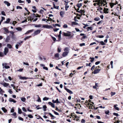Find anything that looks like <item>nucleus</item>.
Wrapping results in <instances>:
<instances>
[{
  "instance_id": "obj_17",
  "label": "nucleus",
  "mask_w": 123,
  "mask_h": 123,
  "mask_svg": "<svg viewBox=\"0 0 123 123\" xmlns=\"http://www.w3.org/2000/svg\"><path fill=\"white\" fill-rule=\"evenodd\" d=\"M1 84L4 87H7L9 85V84L8 83H1Z\"/></svg>"
},
{
  "instance_id": "obj_4",
  "label": "nucleus",
  "mask_w": 123,
  "mask_h": 123,
  "mask_svg": "<svg viewBox=\"0 0 123 123\" xmlns=\"http://www.w3.org/2000/svg\"><path fill=\"white\" fill-rule=\"evenodd\" d=\"M7 63H3L2 64L3 68H4L6 69H8L10 68V67L8 66H7Z\"/></svg>"
},
{
  "instance_id": "obj_13",
  "label": "nucleus",
  "mask_w": 123,
  "mask_h": 123,
  "mask_svg": "<svg viewBox=\"0 0 123 123\" xmlns=\"http://www.w3.org/2000/svg\"><path fill=\"white\" fill-rule=\"evenodd\" d=\"M96 2H97V3H94L93 4V5L94 6H98V7H100L99 6L100 5V3H99L98 0H96L95 1Z\"/></svg>"
},
{
  "instance_id": "obj_18",
  "label": "nucleus",
  "mask_w": 123,
  "mask_h": 123,
  "mask_svg": "<svg viewBox=\"0 0 123 123\" xmlns=\"http://www.w3.org/2000/svg\"><path fill=\"white\" fill-rule=\"evenodd\" d=\"M4 3L6 5L8 6H9L10 5V4L8 1H5L4 2Z\"/></svg>"
},
{
  "instance_id": "obj_30",
  "label": "nucleus",
  "mask_w": 123,
  "mask_h": 123,
  "mask_svg": "<svg viewBox=\"0 0 123 123\" xmlns=\"http://www.w3.org/2000/svg\"><path fill=\"white\" fill-rule=\"evenodd\" d=\"M21 100L23 102H24L26 100V99L25 98L22 97L21 98Z\"/></svg>"
},
{
  "instance_id": "obj_50",
  "label": "nucleus",
  "mask_w": 123,
  "mask_h": 123,
  "mask_svg": "<svg viewBox=\"0 0 123 123\" xmlns=\"http://www.w3.org/2000/svg\"><path fill=\"white\" fill-rule=\"evenodd\" d=\"M28 117L30 118H33V116L31 115H28Z\"/></svg>"
},
{
  "instance_id": "obj_34",
  "label": "nucleus",
  "mask_w": 123,
  "mask_h": 123,
  "mask_svg": "<svg viewBox=\"0 0 123 123\" xmlns=\"http://www.w3.org/2000/svg\"><path fill=\"white\" fill-rule=\"evenodd\" d=\"M59 54L57 53L55 55V56L56 58H59Z\"/></svg>"
},
{
  "instance_id": "obj_8",
  "label": "nucleus",
  "mask_w": 123,
  "mask_h": 123,
  "mask_svg": "<svg viewBox=\"0 0 123 123\" xmlns=\"http://www.w3.org/2000/svg\"><path fill=\"white\" fill-rule=\"evenodd\" d=\"M8 52V49L6 47H5L4 49V54L6 55L7 54V53Z\"/></svg>"
},
{
  "instance_id": "obj_5",
  "label": "nucleus",
  "mask_w": 123,
  "mask_h": 123,
  "mask_svg": "<svg viewBox=\"0 0 123 123\" xmlns=\"http://www.w3.org/2000/svg\"><path fill=\"white\" fill-rule=\"evenodd\" d=\"M97 10L98 11H99L100 13H104V9L101 7H98V8L97 9Z\"/></svg>"
},
{
  "instance_id": "obj_29",
  "label": "nucleus",
  "mask_w": 123,
  "mask_h": 123,
  "mask_svg": "<svg viewBox=\"0 0 123 123\" xmlns=\"http://www.w3.org/2000/svg\"><path fill=\"white\" fill-rule=\"evenodd\" d=\"M77 6L79 8H80L81 6H82V4L80 3H79L78 4H77Z\"/></svg>"
},
{
  "instance_id": "obj_7",
  "label": "nucleus",
  "mask_w": 123,
  "mask_h": 123,
  "mask_svg": "<svg viewBox=\"0 0 123 123\" xmlns=\"http://www.w3.org/2000/svg\"><path fill=\"white\" fill-rule=\"evenodd\" d=\"M97 68V67L96 68V69H95L93 72V73L94 74H96L98 73L99 71L100 70V69H96Z\"/></svg>"
},
{
  "instance_id": "obj_63",
  "label": "nucleus",
  "mask_w": 123,
  "mask_h": 123,
  "mask_svg": "<svg viewBox=\"0 0 123 123\" xmlns=\"http://www.w3.org/2000/svg\"><path fill=\"white\" fill-rule=\"evenodd\" d=\"M92 30V27H87V30Z\"/></svg>"
},
{
  "instance_id": "obj_19",
  "label": "nucleus",
  "mask_w": 123,
  "mask_h": 123,
  "mask_svg": "<svg viewBox=\"0 0 123 123\" xmlns=\"http://www.w3.org/2000/svg\"><path fill=\"white\" fill-rule=\"evenodd\" d=\"M9 101L11 102H13L14 103H15L16 101L14 100L12 98H10L9 99Z\"/></svg>"
},
{
  "instance_id": "obj_33",
  "label": "nucleus",
  "mask_w": 123,
  "mask_h": 123,
  "mask_svg": "<svg viewBox=\"0 0 123 123\" xmlns=\"http://www.w3.org/2000/svg\"><path fill=\"white\" fill-rule=\"evenodd\" d=\"M100 19V18L99 17H96L94 19V20L96 21H98Z\"/></svg>"
},
{
  "instance_id": "obj_58",
  "label": "nucleus",
  "mask_w": 123,
  "mask_h": 123,
  "mask_svg": "<svg viewBox=\"0 0 123 123\" xmlns=\"http://www.w3.org/2000/svg\"><path fill=\"white\" fill-rule=\"evenodd\" d=\"M12 115L13 116H15V118H16V112H14V113L12 114Z\"/></svg>"
},
{
  "instance_id": "obj_46",
  "label": "nucleus",
  "mask_w": 123,
  "mask_h": 123,
  "mask_svg": "<svg viewBox=\"0 0 123 123\" xmlns=\"http://www.w3.org/2000/svg\"><path fill=\"white\" fill-rule=\"evenodd\" d=\"M103 22V21L102 20H101L100 21H99L97 23V24L98 25H99L100 24L102 23Z\"/></svg>"
},
{
  "instance_id": "obj_35",
  "label": "nucleus",
  "mask_w": 123,
  "mask_h": 123,
  "mask_svg": "<svg viewBox=\"0 0 123 123\" xmlns=\"http://www.w3.org/2000/svg\"><path fill=\"white\" fill-rule=\"evenodd\" d=\"M9 40V38L8 36L7 37L5 40V42H8Z\"/></svg>"
},
{
  "instance_id": "obj_54",
  "label": "nucleus",
  "mask_w": 123,
  "mask_h": 123,
  "mask_svg": "<svg viewBox=\"0 0 123 123\" xmlns=\"http://www.w3.org/2000/svg\"><path fill=\"white\" fill-rule=\"evenodd\" d=\"M18 119L20 120L23 121V119L22 117H18Z\"/></svg>"
},
{
  "instance_id": "obj_10",
  "label": "nucleus",
  "mask_w": 123,
  "mask_h": 123,
  "mask_svg": "<svg viewBox=\"0 0 123 123\" xmlns=\"http://www.w3.org/2000/svg\"><path fill=\"white\" fill-rule=\"evenodd\" d=\"M109 9L107 8H104V13H108Z\"/></svg>"
},
{
  "instance_id": "obj_47",
  "label": "nucleus",
  "mask_w": 123,
  "mask_h": 123,
  "mask_svg": "<svg viewBox=\"0 0 123 123\" xmlns=\"http://www.w3.org/2000/svg\"><path fill=\"white\" fill-rule=\"evenodd\" d=\"M113 114L114 115L116 116H119L118 113H113Z\"/></svg>"
},
{
  "instance_id": "obj_45",
  "label": "nucleus",
  "mask_w": 123,
  "mask_h": 123,
  "mask_svg": "<svg viewBox=\"0 0 123 123\" xmlns=\"http://www.w3.org/2000/svg\"><path fill=\"white\" fill-rule=\"evenodd\" d=\"M18 113L19 114H21L22 113V111L21 109H20L19 108H18Z\"/></svg>"
},
{
  "instance_id": "obj_41",
  "label": "nucleus",
  "mask_w": 123,
  "mask_h": 123,
  "mask_svg": "<svg viewBox=\"0 0 123 123\" xmlns=\"http://www.w3.org/2000/svg\"><path fill=\"white\" fill-rule=\"evenodd\" d=\"M52 111L54 112V113L55 115H59V114L57 112L55 111H54L53 110Z\"/></svg>"
},
{
  "instance_id": "obj_23",
  "label": "nucleus",
  "mask_w": 123,
  "mask_h": 123,
  "mask_svg": "<svg viewBox=\"0 0 123 123\" xmlns=\"http://www.w3.org/2000/svg\"><path fill=\"white\" fill-rule=\"evenodd\" d=\"M20 45V43H18L17 44L15 45V47L16 49H17L18 48L19 45Z\"/></svg>"
},
{
  "instance_id": "obj_53",
  "label": "nucleus",
  "mask_w": 123,
  "mask_h": 123,
  "mask_svg": "<svg viewBox=\"0 0 123 123\" xmlns=\"http://www.w3.org/2000/svg\"><path fill=\"white\" fill-rule=\"evenodd\" d=\"M85 45V43H80V46H84Z\"/></svg>"
},
{
  "instance_id": "obj_20",
  "label": "nucleus",
  "mask_w": 123,
  "mask_h": 123,
  "mask_svg": "<svg viewBox=\"0 0 123 123\" xmlns=\"http://www.w3.org/2000/svg\"><path fill=\"white\" fill-rule=\"evenodd\" d=\"M3 29L7 33H9V31L6 28L4 27L3 28Z\"/></svg>"
},
{
  "instance_id": "obj_52",
  "label": "nucleus",
  "mask_w": 123,
  "mask_h": 123,
  "mask_svg": "<svg viewBox=\"0 0 123 123\" xmlns=\"http://www.w3.org/2000/svg\"><path fill=\"white\" fill-rule=\"evenodd\" d=\"M41 25L40 24H39L38 25H36L35 26V27H40L41 26Z\"/></svg>"
},
{
  "instance_id": "obj_28",
  "label": "nucleus",
  "mask_w": 123,
  "mask_h": 123,
  "mask_svg": "<svg viewBox=\"0 0 123 123\" xmlns=\"http://www.w3.org/2000/svg\"><path fill=\"white\" fill-rule=\"evenodd\" d=\"M64 50L66 52H69V49L68 48L66 47L64 49Z\"/></svg>"
},
{
  "instance_id": "obj_26",
  "label": "nucleus",
  "mask_w": 123,
  "mask_h": 123,
  "mask_svg": "<svg viewBox=\"0 0 123 123\" xmlns=\"http://www.w3.org/2000/svg\"><path fill=\"white\" fill-rule=\"evenodd\" d=\"M2 109L4 112H6L7 111V110L5 107H2Z\"/></svg>"
},
{
  "instance_id": "obj_59",
  "label": "nucleus",
  "mask_w": 123,
  "mask_h": 123,
  "mask_svg": "<svg viewBox=\"0 0 123 123\" xmlns=\"http://www.w3.org/2000/svg\"><path fill=\"white\" fill-rule=\"evenodd\" d=\"M43 69H45L47 70H48V68L46 67H43Z\"/></svg>"
},
{
  "instance_id": "obj_51",
  "label": "nucleus",
  "mask_w": 123,
  "mask_h": 123,
  "mask_svg": "<svg viewBox=\"0 0 123 123\" xmlns=\"http://www.w3.org/2000/svg\"><path fill=\"white\" fill-rule=\"evenodd\" d=\"M57 51L58 52H60L61 51V49L59 47L58 48Z\"/></svg>"
},
{
  "instance_id": "obj_15",
  "label": "nucleus",
  "mask_w": 123,
  "mask_h": 123,
  "mask_svg": "<svg viewBox=\"0 0 123 123\" xmlns=\"http://www.w3.org/2000/svg\"><path fill=\"white\" fill-rule=\"evenodd\" d=\"M48 104L49 105H51L52 107L55 108V105L53 103L51 102H48Z\"/></svg>"
},
{
  "instance_id": "obj_56",
  "label": "nucleus",
  "mask_w": 123,
  "mask_h": 123,
  "mask_svg": "<svg viewBox=\"0 0 123 123\" xmlns=\"http://www.w3.org/2000/svg\"><path fill=\"white\" fill-rule=\"evenodd\" d=\"M98 37L99 38H102L104 37V36L103 35H98Z\"/></svg>"
},
{
  "instance_id": "obj_40",
  "label": "nucleus",
  "mask_w": 123,
  "mask_h": 123,
  "mask_svg": "<svg viewBox=\"0 0 123 123\" xmlns=\"http://www.w3.org/2000/svg\"><path fill=\"white\" fill-rule=\"evenodd\" d=\"M43 108L44 109L43 110L44 111H46V109L47 108V107L46 105H43Z\"/></svg>"
},
{
  "instance_id": "obj_16",
  "label": "nucleus",
  "mask_w": 123,
  "mask_h": 123,
  "mask_svg": "<svg viewBox=\"0 0 123 123\" xmlns=\"http://www.w3.org/2000/svg\"><path fill=\"white\" fill-rule=\"evenodd\" d=\"M109 4L110 5V6L111 7V8H112V7L114 5H116V4L114 3H111L110 2L109 3Z\"/></svg>"
},
{
  "instance_id": "obj_24",
  "label": "nucleus",
  "mask_w": 123,
  "mask_h": 123,
  "mask_svg": "<svg viewBox=\"0 0 123 123\" xmlns=\"http://www.w3.org/2000/svg\"><path fill=\"white\" fill-rule=\"evenodd\" d=\"M33 31V30H29L28 31H27V32L25 33V34H27L29 33H30L32 32Z\"/></svg>"
},
{
  "instance_id": "obj_1",
  "label": "nucleus",
  "mask_w": 123,
  "mask_h": 123,
  "mask_svg": "<svg viewBox=\"0 0 123 123\" xmlns=\"http://www.w3.org/2000/svg\"><path fill=\"white\" fill-rule=\"evenodd\" d=\"M86 104H87V106L88 107L89 109H92V101L90 100H89L88 101L86 102Z\"/></svg>"
},
{
  "instance_id": "obj_25",
  "label": "nucleus",
  "mask_w": 123,
  "mask_h": 123,
  "mask_svg": "<svg viewBox=\"0 0 123 123\" xmlns=\"http://www.w3.org/2000/svg\"><path fill=\"white\" fill-rule=\"evenodd\" d=\"M53 5L54 8H55L56 9H59V6H56L55 3H53Z\"/></svg>"
},
{
  "instance_id": "obj_12",
  "label": "nucleus",
  "mask_w": 123,
  "mask_h": 123,
  "mask_svg": "<svg viewBox=\"0 0 123 123\" xmlns=\"http://www.w3.org/2000/svg\"><path fill=\"white\" fill-rule=\"evenodd\" d=\"M65 89L70 94H72L73 93V92L70 90L66 88H65Z\"/></svg>"
},
{
  "instance_id": "obj_57",
  "label": "nucleus",
  "mask_w": 123,
  "mask_h": 123,
  "mask_svg": "<svg viewBox=\"0 0 123 123\" xmlns=\"http://www.w3.org/2000/svg\"><path fill=\"white\" fill-rule=\"evenodd\" d=\"M4 55L3 53H0V56L1 57H3L4 56Z\"/></svg>"
},
{
  "instance_id": "obj_48",
  "label": "nucleus",
  "mask_w": 123,
  "mask_h": 123,
  "mask_svg": "<svg viewBox=\"0 0 123 123\" xmlns=\"http://www.w3.org/2000/svg\"><path fill=\"white\" fill-rule=\"evenodd\" d=\"M16 8L17 9H22V7L20 6H17L16 7Z\"/></svg>"
},
{
  "instance_id": "obj_61",
  "label": "nucleus",
  "mask_w": 123,
  "mask_h": 123,
  "mask_svg": "<svg viewBox=\"0 0 123 123\" xmlns=\"http://www.w3.org/2000/svg\"><path fill=\"white\" fill-rule=\"evenodd\" d=\"M56 102V103H60V102L59 101L58 99V98H57L56 100H55V101Z\"/></svg>"
},
{
  "instance_id": "obj_32",
  "label": "nucleus",
  "mask_w": 123,
  "mask_h": 123,
  "mask_svg": "<svg viewBox=\"0 0 123 123\" xmlns=\"http://www.w3.org/2000/svg\"><path fill=\"white\" fill-rule=\"evenodd\" d=\"M10 19L9 18H8L6 21L4 22V23H8L10 21Z\"/></svg>"
},
{
  "instance_id": "obj_42",
  "label": "nucleus",
  "mask_w": 123,
  "mask_h": 123,
  "mask_svg": "<svg viewBox=\"0 0 123 123\" xmlns=\"http://www.w3.org/2000/svg\"><path fill=\"white\" fill-rule=\"evenodd\" d=\"M100 43L102 45H104L105 44V43L103 41H101L100 42Z\"/></svg>"
},
{
  "instance_id": "obj_2",
  "label": "nucleus",
  "mask_w": 123,
  "mask_h": 123,
  "mask_svg": "<svg viewBox=\"0 0 123 123\" xmlns=\"http://www.w3.org/2000/svg\"><path fill=\"white\" fill-rule=\"evenodd\" d=\"M98 1L100 3L99 6H102L103 3H105L106 4H107V3L105 0H98Z\"/></svg>"
},
{
  "instance_id": "obj_14",
  "label": "nucleus",
  "mask_w": 123,
  "mask_h": 123,
  "mask_svg": "<svg viewBox=\"0 0 123 123\" xmlns=\"http://www.w3.org/2000/svg\"><path fill=\"white\" fill-rule=\"evenodd\" d=\"M69 52H64L62 55V56L64 57H65L66 56V55H67L68 54V53H69Z\"/></svg>"
},
{
  "instance_id": "obj_27",
  "label": "nucleus",
  "mask_w": 123,
  "mask_h": 123,
  "mask_svg": "<svg viewBox=\"0 0 123 123\" xmlns=\"http://www.w3.org/2000/svg\"><path fill=\"white\" fill-rule=\"evenodd\" d=\"M7 47L9 49H11L12 47L11 45L9 44H7Z\"/></svg>"
},
{
  "instance_id": "obj_37",
  "label": "nucleus",
  "mask_w": 123,
  "mask_h": 123,
  "mask_svg": "<svg viewBox=\"0 0 123 123\" xmlns=\"http://www.w3.org/2000/svg\"><path fill=\"white\" fill-rule=\"evenodd\" d=\"M17 30L18 31H21L22 30V29L21 27H18L16 28Z\"/></svg>"
},
{
  "instance_id": "obj_43",
  "label": "nucleus",
  "mask_w": 123,
  "mask_h": 123,
  "mask_svg": "<svg viewBox=\"0 0 123 123\" xmlns=\"http://www.w3.org/2000/svg\"><path fill=\"white\" fill-rule=\"evenodd\" d=\"M105 113L106 114L108 115L109 113V110L107 111H105Z\"/></svg>"
},
{
  "instance_id": "obj_64",
  "label": "nucleus",
  "mask_w": 123,
  "mask_h": 123,
  "mask_svg": "<svg viewBox=\"0 0 123 123\" xmlns=\"http://www.w3.org/2000/svg\"><path fill=\"white\" fill-rule=\"evenodd\" d=\"M69 6H65V10L66 11H67L69 7Z\"/></svg>"
},
{
  "instance_id": "obj_38",
  "label": "nucleus",
  "mask_w": 123,
  "mask_h": 123,
  "mask_svg": "<svg viewBox=\"0 0 123 123\" xmlns=\"http://www.w3.org/2000/svg\"><path fill=\"white\" fill-rule=\"evenodd\" d=\"M77 12L81 13H83L85 12V11H84V10H80L79 11H77Z\"/></svg>"
},
{
  "instance_id": "obj_11",
  "label": "nucleus",
  "mask_w": 123,
  "mask_h": 123,
  "mask_svg": "<svg viewBox=\"0 0 123 123\" xmlns=\"http://www.w3.org/2000/svg\"><path fill=\"white\" fill-rule=\"evenodd\" d=\"M52 27L51 26H49L48 25H43V27L44 28H47L49 29L50 28Z\"/></svg>"
},
{
  "instance_id": "obj_62",
  "label": "nucleus",
  "mask_w": 123,
  "mask_h": 123,
  "mask_svg": "<svg viewBox=\"0 0 123 123\" xmlns=\"http://www.w3.org/2000/svg\"><path fill=\"white\" fill-rule=\"evenodd\" d=\"M113 62L112 61H111V62H110V64L111 66V68H113V66H112V65H113Z\"/></svg>"
},
{
  "instance_id": "obj_36",
  "label": "nucleus",
  "mask_w": 123,
  "mask_h": 123,
  "mask_svg": "<svg viewBox=\"0 0 123 123\" xmlns=\"http://www.w3.org/2000/svg\"><path fill=\"white\" fill-rule=\"evenodd\" d=\"M110 94H111V96H113L115 95L116 94V92H111V93Z\"/></svg>"
},
{
  "instance_id": "obj_22",
  "label": "nucleus",
  "mask_w": 123,
  "mask_h": 123,
  "mask_svg": "<svg viewBox=\"0 0 123 123\" xmlns=\"http://www.w3.org/2000/svg\"><path fill=\"white\" fill-rule=\"evenodd\" d=\"M64 13V12L63 11H61L60 12V15L62 17H63V15Z\"/></svg>"
},
{
  "instance_id": "obj_21",
  "label": "nucleus",
  "mask_w": 123,
  "mask_h": 123,
  "mask_svg": "<svg viewBox=\"0 0 123 123\" xmlns=\"http://www.w3.org/2000/svg\"><path fill=\"white\" fill-rule=\"evenodd\" d=\"M49 114L52 117L51 119H54V118H55V117L53 115H52L51 113H49Z\"/></svg>"
},
{
  "instance_id": "obj_39",
  "label": "nucleus",
  "mask_w": 123,
  "mask_h": 123,
  "mask_svg": "<svg viewBox=\"0 0 123 123\" xmlns=\"http://www.w3.org/2000/svg\"><path fill=\"white\" fill-rule=\"evenodd\" d=\"M49 99V98L46 97H45L43 99V100H47Z\"/></svg>"
},
{
  "instance_id": "obj_60",
  "label": "nucleus",
  "mask_w": 123,
  "mask_h": 123,
  "mask_svg": "<svg viewBox=\"0 0 123 123\" xmlns=\"http://www.w3.org/2000/svg\"><path fill=\"white\" fill-rule=\"evenodd\" d=\"M22 110H23V111H25V112L26 111V110L25 107H23L22 108Z\"/></svg>"
},
{
  "instance_id": "obj_31",
  "label": "nucleus",
  "mask_w": 123,
  "mask_h": 123,
  "mask_svg": "<svg viewBox=\"0 0 123 123\" xmlns=\"http://www.w3.org/2000/svg\"><path fill=\"white\" fill-rule=\"evenodd\" d=\"M20 78V79H23V80L26 79L28 78L26 77H21Z\"/></svg>"
},
{
  "instance_id": "obj_49",
  "label": "nucleus",
  "mask_w": 123,
  "mask_h": 123,
  "mask_svg": "<svg viewBox=\"0 0 123 123\" xmlns=\"http://www.w3.org/2000/svg\"><path fill=\"white\" fill-rule=\"evenodd\" d=\"M1 14L2 15H4V16L6 15V14H5V12L3 11H2L1 12Z\"/></svg>"
},
{
  "instance_id": "obj_3",
  "label": "nucleus",
  "mask_w": 123,
  "mask_h": 123,
  "mask_svg": "<svg viewBox=\"0 0 123 123\" xmlns=\"http://www.w3.org/2000/svg\"><path fill=\"white\" fill-rule=\"evenodd\" d=\"M35 14L34 13L31 15L29 19H28V20H30L31 21H32V20L35 18Z\"/></svg>"
},
{
  "instance_id": "obj_9",
  "label": "nucleus",
  "mask_w": 123,
  "mask_h": 123,
  "mask_svg": "<svg viewBox=\"0 0 123 123\" xmlns=\"http://www.w3.org/2000/svg\"><path fill=\"white\" fill-rule=\"evenodd\" d=\"M41 31L40 30H38L34 31V35H36L39 33Z\"/></svg>"
},
{
  "instance_id": "obj_6",
  "label": "nucleus",
  "mask_w": 123,
  "mask_h": 123,
  "mask_svg": "<svg viewBox=\"0 0 123 123\" xmlns=\"http://www.w3.org/2000/svg\"><path fill=\"white\" fill-rule=\"evenodd\" d=\"M63 35L64 36L68 37H69L71 36L70 32L68 31L67 33L64 32L63 33Z\"/></svg>"
},
{
  "instance_id": "obj_55",
  "label": "nucleus",
  "mask_w": 123,
  "mask_h": 123,
  "mask_svg": "<svg viewBox=\"0 0 123 123\" xmlns=\"http://www.w3.org/2000/svg\"><path fill=\"white\" fill-rule=\"evenodd\" d=\"M63 27L64 28H67L68 27V25L67 24H65L63 26Z\"/></svg>"
},
{
  "instance_id": "obj_44",
  "label": "nucleus",
  "mask_w": 123,
  "mask_h": 123,
  "mask_svg": "<svg viewBox=\"0 0 123 123\" xmlns=\"http://www.w3.org/2000/svg\"><path fill=\"white\" fill-rule=\"evenodd\" d=\"M31 37V36H27V37H26L24 38V40H25L27 39H28L29 38H30Z\"/></svg>"
}]
</instances>
